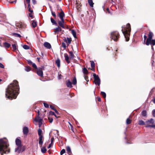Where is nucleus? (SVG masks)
I'll use <instances>...</instances> for the list:
<instances>
[{
  "label": "nucleus",
  "instance_id": "423d86ee",
  "mask_svg": "<svg viewBox=\"0 0 155 155\" xmlns=\"http://www.w3.org/2000/svg\"><path fill=\"white\" fill-rule=\"evenodd\" d=\"M93 76L94 78V82L95 84L99 86L100 84V80L98 75L95 74H93Z\"/></svg>",
  "mask_w": 155,
  "mask_h": 155
},
{
  "label": "nucleus",
  "instance_id": "9d476101",
  "mask_svg": "<svg viewBox=\"0 0 155 155\" xmlns=\"http://www.w3.org/2000/svg\"><path fill=\"white\" fill-rule=\"evenodd\" d=\"M61 21H58V24L59 26L63 28H65V27L64 26V19L61 20Z\"/></svg>",
  "mask_w": 155,
  "mask_h": 155
},
{
  "label": "nucleus",
  "instance_id": "6e6552de",
  "mask_svg": "<svg viewBox=\"0 0 155 155\" xmlns=\"http://www.w3.org/2000/svg\"><path fill=\"white\" fill-rule=\"evenodd\" d=\"M146 44L147 45H155V40L150 39L148 42H147V40Z\"/></svg>",
  "mask_w": 155,
  "mask_h": 155
},
{
  "label": "nucleus",
  "instance_id": "a19ab883",
  "mask_svg": "<svg viewBox=\"0 0 155 155\" xmlns=\"http://www.w3.org/2000/svg\"><path fill=\"white\" fill-rule=\"evenodd\" d=\"M101 95L104 98H105L106 97V93L104 92H102V91H101Z\"/></svg>",
  "mask_w": 155,
  "mask_h": 155
},
{
  "label": "nucleus",
  "instance_id": "680f3d73",
  "mask_svg": "<svg viewBox=\"0 0 155 155\" xmlns=\"http://www.w3.org/2000/svg\"><path fill=\"white\" fill-rule=\"evenodd\" d=\"M31 13H29L28 14V16L29 17H31V18H32L33 17V16L32 15Z\"/></svg>",
  "mask_w": 155,
  "mask_h": 155
},
{
  "label": "nucleus",
  "instance_id": "052dcab7",
  "mask_svg": "<svg viewBox=\"0 0 155 155\" xmlns=\"http://www.w3.org/2000/svg\"><path fill=\"white\" fill-rule=\"evenodd\" d=\"M28 8V11L29 12H30L31 13H32V12H33V10L31 9L30 7H29V8Z\"/></svg>",
  "mask_w": 155,
  "mask_h": 155
},
{
  "label": "nucleus",
  "instance_id": "ea45409f",
  "mask_svg": "<svg viewBox=\"0 0 155 155\" xmlns=\"http://www.w3.org/2000/svg\"><path fill=\"white\" fill-rule=\"evenodd\" d=\"M13 50L15 51L17 49L16 46L15 44H13L12 45Z\"/></svg>",
  "mask_w": 155,
  "mask_h": 155
},
{
  "label": "nucleus",
  "instance_id": "9b49d317",
  "mask_svg": "<svg viewBox=\"0 0 155 155\" xmlns=\"http://www.w3.org/2000/svg\"><path fill=\"white\" fill-rule=\"evenodd\" d=\"M58 16L59 17L61 20L64 19V14L62 10H61L60 13H58Z\"/></svg>",
  "mask_w": 155,
  "mask_h": 155
},
{
  "label": "nucleus",
  "instance_id": "f03ea898",
  "mask_svg": "<svg viewBox=\"0 0 155 155\" xmlns=\"http://www.w3.org/2000/svg\"><path fill=\"white\" fill-rule=\"evenodd\" d=\"M8 145L5 139H0V155H3L6 153L5 149L7 148Z\"/></svg>",
  "mask_w": 155,
  "mask_h": 155
},
{
  "label": "nucleus",
  "instance_id": "a878e982",
  "mask_svg": "<svg viewBox=\"0 0 155 155\" xmlns=\"http://www.w3.org/2000/svg\"><path fill=\"white\" fill-rule=\"evenodd\" d=\"M42 133V131L41 130L40 128L38 130V134L39 136V137H42L43 136L41 134Z\"/></svg>",
  "mask_w": 155,
  "mask_h": 155
},
{
  "label": "nucleus",
  "instance_id": "338daca9",
  "mask_svg": "<svg viewBox=\"0 0 155 155\" xmlns=\"http://www.w3.org/2000/svg\"><path fill=\"white\" fill-rule=\"evenodd\" d=\"M144 40H145L147 38V36L146 35H144Z\"/></svg>",
  "mask_w": 155,
  "mask_h": 155
},
{
  "label": "nucleus",
  "instance_id": "774afa93",
  "mask_svg": "<svg viewBox=\"0 0 155 155\" xmlns=\"http://www.w3.org/2000/svg\"><path fill=\"white\" fill-rule=\"evenodd\" d=\"M54 111H55V113L56 114H58V112L57 110L56 109H55Z\"/></svg>",
  "mask_w": 155,
  "mask_h": 155
},
{
  "label": "nucleus",
  "instance_id": "a211bd4d",
  "mask_svg": "<svg viewBox=\"0 0 155 155\" xmlns=\"http://www.w3.org/2000/svg\"><path fill=\"white\" fill-rule=\"evenodd\" d=\"M42 119L41 118V117L38 116V115H37L36 118L35 119L34 121L36 122H38Z\"/></svg>",
  "mask_w": 155,
  "mask_h": 155
},
{
  "label": "nucleus",
  "instance_id": "5701e85b",
  "mask_svg": "<svg viewBox=\"0 0 155 155\" xmlns=\"http://www.w3.org/2000/svg\"><path fill=\"white\" fill-rule=\"evenodd\" d=\"M3 46L5 48H8L11 46V45L7 42H5L3 43Z\"/></svg>",
  "mask_w": 155,
  "mask_h": 155
},
{
  "label": "nucleus",
  "instance_id": "2eb2a0df",
  "mask_svg": "<svg viewBox=\"0 0 155 155\" xmlns=\"http://www.w3.org/2000/svg\"><path fill=\"white\" fill-rule=\"evenodd\" d=\"M153 36V34L151 32H150L148 35V38L147 39V42L150 39H152Z\"/></svg>",
  "mask_w": 155,
  "mask_h": 155
},
{
  "label": "nucleus",
  "instance_id": "f8f14e48",
  "mask_svg": "<svg viewBox=\"0 0 155 155\" xmlns=\"http://www.w3.org/2000/svg\"><path fill=\"white\" fill-rule=\"evenodd\" d=\"M64 57L65 58V59L67 62L68 63H70V61L69 60V58L68 55L67 53H65L64 54Z\"/></svg>",
  "mask_w": 155,
  "mask_h": 155
},
{
  "label": "nucleus",
  "instance_id": "473e14b6",
  "mask_svg": "<svg viewBox=\"0 0 155 155\" xmlns=\"http://www.w3.org/2000/svg\"><path fill=\"white\" fill-rule=\"evenodd\" d=\"M51 21L53 24L56 25L57 24L56 21L53 18H51Z\"/></svg>",
  "mask_w": 155,
  "mask_h": 155
},
{
  "label": "nucleus",
  "instance_id": "e2e57ef3",
  "mask_svg": "<svg viewBox=\"0 0 155 155\" xmlns=\"http://www.w3.org/2000/svg\"><path fill=\"white\" fill-rule=\"evenodd\" d=\"M32 1L34 4H36V1L35 0H32Z\"/></svg>",
  "mask_w": 155,
  "mask_h": 155
},
{
  "label": "nucleus",
  "instance_id": "5fc2aeb1",
  "mask_svg": "<svg viewBox=\"0 0 155 155\" xmlns=\"http://www.w3.org/2000/svg\"><path fill=\"white\" fill-rule=\"evenodd\" d=\"M152 114L153 117H155V110H153L152 111Z\"/></svg>",
  "mask_w": 155,
  "mask_h": 155
},
{
  "label": "nucleus",
  "instance_id": "412c9836",
  "mask_svg": "<svg viewBox=\"0 0 155 155\" xmlns=\"http://www.w3.org/2000/svg\"><path fill=\"white\" fill-rule=\"evenodd\" d=\"M56 64H57L58 67L59 68L60 67V61L59 59H57L55 61Z\"/></svg>",
  "mask_w": 155,
  "mask_h": 155
},
{
  "label": "nucleus",
  "instance_id": "c85d7f7f",
  "mask_svg": "<svg viewBox=\"0 0 155 155\" xmlns=\"http://www.w3.org/2000/svg\"><path fill=\"white\" fill-rule=\"evenodd\" d=\"M72 81V83H73V84L75 85L76 84L77 82L76 78L75 77H74Z\"/></svg>",
  "mask_w": 155,
  "mask_h": 155
},
{
  "label": "nucleus",
  "instance_id": "49530a36",
  "mask_svg": "<svg viewBox=\"0 0 155 155\" xmlns=\"http://www.w3.org/2000/svg\"><path fill=\"white\" fill-rule=\"evenodd\" d=\"M13 35L15 37H21V35L19 34H17V33H14L13 34Z\"/></svg>",
  "mask_w": 155,
  "mask_h": 155
},
{
  "label": "nucleus",
  "instance_id": "6ab92c4d",
  "mask_svg": "<svg viewBox=\"0 0 155 155\" xmlns=\"http://www.w3.org/2000/svg\"><path fill=\"white\" fill-rule=\"evenodd\" d=\"M37 74L38 75L41 77L43 75V71L40 69H38L37 70Z\"/></svg>",
  "mask_w": 155,
  "mask_h": 155
},
{
  "label": "nucleus",
  "instance_id": "864d4df0",
  "mask_svg": "<svg viewBox=\"0 0 155 155\" xmlns=\"http://www.w3.org/2000/svg\"><path fill=\"white\" fill-rule=\"evenodd\" d=\"M48 120H49V122L50 123H51L53 121V119L52 118H50L49 117Z\"/></svg>",
  "mask_w": 155,
  "mask_h": 155
},
{
  "label": "nucleus",
  "instance_id": "393cba45",
  "mask_svg": "<svg viewBox=\"0 0 155 155\" xmlns=\"http://www.w3.org/2000/svg\"><path fill=\"white\" fill-rule=\"evenodd\" d=\"M37 25V22L35 21H33L31 24V26L33 28L35 27Z\"/></svg>",
  "mask_w": 155,
  "mask_h": 155
},
{
  "label": "nucleus",
  "instance_id": "cd10ccee",
  "mask_svg": "<svg viewBox=\"0 0 155 155\" xmlns=\"http://www.w3.org/2000/svg\"><path fill=\"white\" fill-rule=\"evenodd\" d=\"M55 31H54L55 32H56L57 31H61V27H59L58 26V27L56 28L55 29Z\"/></svg>",
  "mask_w": 155,
  "mask_h": 155
},
{
  "label": "nucleus",
  "instance_id": "39448f33",
  "mask_svg": "<svg viewBox=\"0 0 155 155\" xmlns=\"http://www.w3.org/2000/svg\"><path fill=\"white\" fill-rule=\"evenodd\" d=\"M119 34L117 31L113 32L111 33V38L114 41H117L119 38Z\"/></svg>",
  "mask_w": 155,
  "mask_h": 155
},
{
  "label": "nucleus",
  "instance_id": "de8ad7c7",
  "mask_svg": "<svg viewBox=\"0 0 155 155\" xmlns=\"http://www.w3.org/2000/svg\"><path fill=\"white\" fill-rule=\"evenodd\" d=\"M30 0H26L28 4V8H29V7L30 6Z\"/></svg>",
  "mask_w": 155,
  "mask_h": 155
},
{
  "label": "nucleus",
  "instance_id": "f257e3e1",
  "mask_svg": "<svg viewBox=\"0 0 155 155\" xmlns=\"http://www.w3.org/2000/svg\"><path fill=\"white\" fill-rule=\"evenodd\" d=\"M19 89L18 81L16 80L14 81L13 83L8 86L5 94L6 97L11 100L15 99L18 94Z\"/></svg>",
  "mask_w": 155,
  "mask_h": 155
},
{
  "label": "nucleus",
  "instance_id": "58836bf2",
  "mask_svg": "<svg viewBox=\"0 0 155 155\" xmlns=\"http://www.w3.org/2000/svg\"><path fill=\"white\" fill-rule=\"evenodd\" d=\"M131 122V120L129 118H127L126 120V124H130Z\"/></svg>",
  "mask_w": 155,
  "mask_h": 155
},
{
  "label": "nucleus",
  "instance_id": "dca6fc26",
  "mask_svg": "<svg viewBox=\"0 0 155 155\" xmlns=\"http://www.w3.org/2000/svg\"><path fill=\"white\" fill-rule=\"evenodd\" d=\"M66 84L68 87L71 88L72 87V83L69 80L66 81Z\"/></svg>",
  "mask_w": 155,
  "mask_h": 155
},
{
  "label": "nucleus",
  "instance_id": "2f4dec72",
  "mask_svg": "<svg viewBox=\"0 0 155 155\" xmlns=\"http://www.w3.org/2000/svg\"><path fill=\"white\" fill-rule=\"evenodd\" d=\"M138 124L140 125H143L145 124V122L142 120H140L139 121Z\"/></svg>",
  "mask_w": 155,
  "mask_h": 155
},
{
  "label": "nucleus",
  "instance_id": "c756f323",
  "mask_svg": "<svg viewBox=\"0 0 155 155\" xmlns=\"http://www.w3.org/2000/svg\"><path fill=\"white\" fill-rule=\"evenodd\" d=\"M41 152L43 153H45L47 151V150L45 148V147H42L41 148Z\"/></svg>",
  "mask_w": 155,
  "mask_h": 155
},
{
  "label": "nucleus",
  "instance_id": "72a5a7b5",
  "mask_svg": "<svg viewBox=\"0 0 155 155\" xmlns=\"http://www.w3.org/2000/svg\"><path fill=\"white\" fill-rule=\"evenodd\" d=\"M141 114L143 116H146L147 115V112L146 110H143L141 112Z\"/></svg>",
  "mask_w": 155,
  "mask_h": 155
},
{
  "label": "nucleus",
  "instance_id": "0eeeda50",
  "mask_svg": "<svg viewBox=\"0 0 155 155\" xmlns=\"http://www.w3.org/2000/svg\"><path fill=\"white\" fill-rule=\"evenodd\" d=\"M25 150V147L24 146L22 147L21 146H18V147L15 149V151L18 152V153L22 152Z\"/></svg>",
  "mask_w": 155,
  "mask_h": 155
},
{
  "label": "nucleus",
  "instance_id": "f3484780",
  "mask_svg": "<svg viewBox=\"0 0 155 155\" xmlns=\"http://www.w3.org/2000/svg\"><path fill=\"white\" fill-rule=\"evenodd\" d=\"M28 128L26 127H25L23 128V132L25 135H27L28 133Z\"/></svg>",
  "mask_w": 155,
  "mask_h": 155
},
{
  "label": "nucleus",
  "instance_id": "f704fd0d",
  "mask_svg": "<svg viewBox=\"0 0 155 155\" xmlns=\"http://www.w3.org/2000/svg\"><path fill=\"white\" fill-rule=\"evenodd\" d=\"M83 73L84 74H87L88 71L87 69L86 68H84L83 69Z\"/></svg>",
  "mask_w": 155,
  "mask_h": 155
},
{
  "label": "nucleus",
  "instance_id": "4468645a",
  "mask_svg": "<svg viewBox=\"0 0 155 155\" xmlns=\"http://www.w3.org/2000/svg\"><path fill=\"white\" fill-rule=\"evenodd\" d=\"M44 46L48 49H50L51 48L50 44L48 42H45L44 44Z\"/></svg>",
  "mask_w": 155,
  "mask_h": 155
},
{
  "label": "nucleus",
  "instance_id": "7c9ffc66",
  "mask_svg": "<svg viewBox=\"0 0 155 155\" xmlns=\"http://www.w3.org/2000/svg\"><path fill=\"white\" fill-rule=\"evenodd\" d=\"M66 150L69 153H71V148L69 146H67L66 147Z\"/></svg>",
  "mask_w": 155,
  "mask_h": 155
},
{
  "label": "nucleus",
  "instance_id": "aec40b11",
  "mask_svg": "<svg viewBox=\"0 0 155 155\" xmlns=\"http://www.w3.org/2000/svg\"><path fill=\"white\" fill-rule=\"evenodd\" d=\"M15 142L18 147L21 146V141L19 139H17L15 140Z\"/></svg>",
  "mask_w": 155,
  "mask_h": 155
},
{
  "label": "nucleus",
  "instance_id": "7ed1b4c3",
  "mask_svg": "<svg viewBox=\"0 0 155 155\" xmlns=\"http://www.w3.org/2000/svg\"><path fill=\"white\" fill-rule=\"evenodd\" d=\"M122 31L126 38V41H128L129 40V36L131 30V28L130 24L128 23L127 24L126 26L124 28L122 27Z\"/></svg>",
  "mask_w": 155,
  "mask_h": 155
},
{
  "label": "nucleus",
  "instance_id": "20e7f679",
  "mask_svg": "<svg viewBox=\"0 0 155 155\" xmlns=\"http://www.w3.org/2000/svg\"><path fill=\"white\" fill-rule=\"evenodd\" d=\"M154 121L153 119H151L146 121L145 122V127H152L155 128V125L154 124Z\"/></svg>",
  "mask_w": 155,
  "mask_h": 155
},
{
  "label": "nucleus",
  "instance_id": "c03bdc74",
  "mask_svg": "<svg viewBox=\"0 0 155 155\" xmlns=\"http://www.w3.org/2000/svg\"><path fill=\"white\" fill-rule=\"evenodd\" d=\"M16 1L17 0H10L9 2L10 3H14L15 4L16 2Z\"/></svg>",
  "mask_w": 155,
  "mask_h": 155
},
{
  "label": "nucleus",
  "instance_id": "09e8293b",
  "mask_svg": "<svg viewBox=\"0 0 155 155\" xmlns=\"http://www.w3.org/2000/svg\"><path fill=\"white\" fill-rule=\"evenodd\" d=\"M43 104H44V106L46 108H48V107H49V105L47 104V103H45L44 102L43 103Z\"/></svg>",
  "mask_w": 155,
  "mask_h": 155
},
{
  "label": "nucleus",
  "instance_id": "69168bd1",
  "mask_svg": "<svg viewBox=\"0 0 155 155\" xmlns=\"http://www.w3.org/2000/svg\"><path fill=\"white\" fill-rule=\"evenodd\" d=\"M97 101H101V99L100 98V97H98L97 98Z\"/></svg>",
  "mask_w": 155,
  "mask_h": 155
},
{
  "label": "nucleus",
  "instance_id": "6e6d98bb",
  "mask_svg": "<svg viewBox=\"0 0 155 155\" xmlns=\"http://www.w3.org/2000/svg\"><path fill=\"white\" fill-rule=\"evenodd\" d=\"M62 46L64 48H66V45L64 43H62Z\"/></svg>",
  "mask_w": 155,
  "mask_h": 155
},
{
  "label": "nucleus",
  "instance_id": "4be33fe9",
  "mask_svg": "<svg viewBox=\"0 0 155 155\" xmlns=\"http://www.w3.org/2000/svg\"><path fill=\"white\" fill-rule=\"evenodd\" d=\"M69 56L70 57V59H72L74 57V55L73 54V52L71 51H69Z\"/></svg>",
  "mask_w": 155,
  "mask_h": 155
},
{
  "label": "nucleus",
  "instance_id": "ddd939ff",
  "mask_svg": "<svg viewBox=\"0 0 155 155\" xmlns=\"http://www.w3.org/2000/svg\"><path fill=\"white\" fill-rule=\"evenodd\" d=\"M38 140V143L41 147L43 143V136L39 137Z\"/></svg>",
  "mask_w": 155,
  "mask_h": 155
},
{
  "label": "nucleus",
  "instance_id": "e433bc0d",
  "mask_svg": "<svg viewBox=\"0 0 155 155\" xmlns=\"http://www.w3.org/2000/svg\"><path fill=\"white\" fill-rule=\"evenodd\" d=\"M23 47L24 49L26 50L28 49L29 48V46L26 45H24L23 46Z\"/></svg>",
  "mask_w": 155,
  "mask_h": 155
},
{
  "label": "nucleus",
  "instance_id": "3c124183",
  "mask_svg": "<svg viewBox=\"0 0 155 155\" xmlns=\"http://www.w3.org/2000/svg\"><path fill=\"white\" fill-rule=\"evenodd\" d=\"M51 14H52V15L54 17H56V14L55 13V12H53V11H51Z\"/></svg>",
  "mask_w": 155,
  "mask_h": 155
},
{
  "label": "nucleus",
  "instance_id": "0e129e2a",
  "mask_svg": "<svg viewBox=\"0 0 155 155\" xmlns=\"http://www.w3.org/2000/svg\"><path fill=\"white\" fill-rule=\"evenodd\" d=\"M50 114H52V115H54V114H55V113L54 112H53L52 111H51L50 112Z\"/></svg>",
  "mask_w": 155,
  "mask_h": 155
},
{
  "label": "nucleus",
  "instance_id": "4d7b16f0",
  "mask_svg": "<svg viewBox=\"0 0 155 155\" xmlns=\"http://www.w3.org/2000/svg\"><path fill=\"white\" fill-rule=\"evenodd\" d=\"M0 68H4V65L1 63H0Z\"/></svg>",
  "mask_w": 155,
  "mask_h": 155
},
{
  "label": "nucleus",
  "instance_id": "13d9d810",
  "mask_svg": "<svg viewBox=\"0 0 155 155\" xmlns=\"http://www.w3.org/2000/svg\"><path fill=\"white\" fill-rule=\"evenodd\" d=\"M28 64H32L33 63L30 60H28Z\"/></svg>",
  "mask_w": 155,
  "mask_h": 155
},
{
  "label": "nucleus",
  "instance_id": "8fccbe9b",
  "mask_svg": "<svg viewBox=\"0 0 155 155\" xmlns=\"http://www.w3.org/2000/svg\"><path fill=\"white\" fill-rule=\"evenodd\" d=\"M53 141H52V140H51V143L49 145V146H48V148H50L51 147V146L53 145Z\"/></svg>",
  "mask_w": 155,
  "mask_h": 155
},
{
  "label": "nucleus",
  "instance_id": "a18cd8bd",
  "mask_svg": "<svg viewBox=\"0 0 155 155\" xmlns=\"http://www.w3.org/2000/svg\"><path fill=\"white\" fill-rule=\"evenodd\" d=\"M42 120H41L38 122V125H39V127H40L41 125H42Z\"/></svg>",
  "mask_w": 155,
  "mask_h": 155
},
{
  "label": "nucleus",
  "instance_id": "4c0bfd02",
  "mask_svg": "<svg viewBox=\"0 0 155 155\" xmlns=\"http://www.w3.org/2000/svg\"><path fill=\"white\" fill-rule=\"evenodd\" d=\"M91 62V66L92 68H94L95 66V64L94 61H90Z\"/></svg>",
  "mask_w": 155,
  "mask_h": 155
},
{
  "label": "nucleus",
  "instance_id": "bb28decb",
  "mask_svg": "<svg viewBox=\"0 0 155 155\" xmlns=\"http://www.w3.org/2000/svg\"><path fill=\"white\" fill-rule=\"evenodd\" d=\"M71 32L72 34L73 35L74 37L75 38H76V32H75V31L74 30H71Z\"/></svg>",
  "mask_w": 155,
  "mask_h": 155
},
{
  "label": "nucleus",
  "instance_id": "603ef678",
  "mask_svg": "<svg viewBox=\"0 0 155 155\" xmlns=\"http://www.w3.org/2000/svg\"><path fill=\"white\" fill-rule=\"evenodd\" d=\"M32 67L35 68H37V66L35 64V63H33L32 64Z\"/></svg>",
  "mask_w": 155,
  "mask_h": 155
},
{
  "label": "nucleus",
  "instance_id": "37998d69",
  "mask_svg": "<svg viewBox=\"0 0 155 155\" xmlns=\"http://www.w3.org/2000/svg\"><path fill=\"white\" fill-rule=\"evenodd\" d=\"M25 70L26 71L28 72L30 71L31 69L29 67H25Z\"/></svg>",
  "mask_w": 155,
  "mask_h": 155
},
{
  "label": "nucleus",
  "instance_id": "1a4fd4ad",
  "mask_svg": "<svg viewBox=\"0 0 155 155\" xmlns=\"http://www.w3.org/2000/svg\"><path fill=\"white\" fill-rule=\"evenodd\" d=\"M16 25L18 28H25L26 26V25L25 23L21 22H20L19 23L17 24Z\"/></svg>",
  "mask_w": 155,
  "mask_h": 155
},
{
  "label": "nucleus",
  "instance_id": "bf43d9fd",
  "mask_svg": "<svg viewBox=\"0 0 155 155\" xmlns=\"http://www.w3.org/2000/svg\"><path fill=\"white\" fill-rule=\"evenodd\" d=\"M50 107L52 109L54 110H55V109L54 107L52 105H50Z\"/></svg>",
  "mask_w": 155,
  "mask_h": 155
},
{
  "label": "nucleus",
  "instance_id": "79ce46f5",
  "mask_svg": "<svg viewBox=\"0 0 155 155\" xmlns=\"http://www.w3.org/2000/svg\"><path fill=\"white\" fill-rule=\"evenodd\" d=\"M65 152V150L64 149H62L60 152L61 155H62Z\"/></svg>",
  "mask_w": 155,
  "mask_h": 155
},
{
  "label": "nucleus",
  "instance_id": "b1692460",
  "mask_svg": "<svg viewBox=\"0 0 155 155\" xmlns=\"http://www.w3.org/2000/svg\"><path fill=\"white\" fill-rule=\"evenodd\" d=\"M88 3L91 7H93L94 3L92 0H88Z\"/></svg>",
  "mask_w": 155,
  "mask_h": 155
},
{
  "label": "nucleus",
  "instance_id": "c9c22d12",
  "mask_svg": "<svg viewBox=\"0 0 155 155\" xmlns=\"http://www.w3.org/2000/svg\"><path fill=\"white\" fill-rule=\"evenodd\" d=\"M71 39L68 38H67V40H66V42L68 43L69 44L71 43Z\"/></svg>",
  "mask_w": 155,
  "mask_h": 155
}]
</instances>
